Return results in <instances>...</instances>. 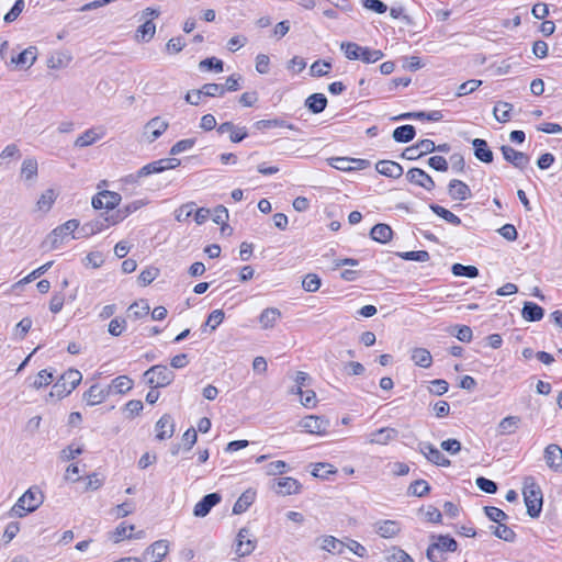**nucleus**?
I'll list each match as a JSON object with an SVG mask.
<instances>
[{"label": "nucleus", "instance_id": "obj_8", "mask_svg": "<svg viewBox=\"0 0 562 562\" xmlns=\"http://www.w3.org/2000/svg\"><path fill=\"white\" fill-rule=\"evenodd\" d=\"M170 543L161 539L151 543L143 553L144 562H160L168 554Z\"/></svg>", "mask_w": 562, "mask_h": 562}, {"label": "nucleus", "instance_id": "obj_47", "mask_svg": "<svg viewBox=\"0 0 562 562\" xmlns=\"http://www.w3.org/2000/svg\"><path fill=\"white\" fill-rule=\"evenodd\" d=\"M53 262L49 261L43 266H41L40 268L35 269L34 271H32L29 276H26L25 278L21 279L19 282L15 283V286H20V285H23V284H26L37 278H40L43 273H45L50 267H52Z\"/></svg>", "mask_w": 562, "mask_h": 562}, {"label": "nucleus", "instance_id": "obj_24", "mask_svg": "<svg viewBox=\"0 0 562 562\" xmlns=\"http://www.w3.org/2000/svg\"><path fill=\"white\" fill-rule=\"evenodd\" d=\"M521 423L519 416H507L497 424V432L501 436L512 435L517 431Z\"/></svg>", "mask_w": 562, "mask_h": 562}, {"label": "nucleus", "instance_id": "obj_7", "mask_svg": "<svg viewBox=\"0 0 562 562\" xmlns=\"http://www.w3.org/2000/svg\"><path fill=\"white\" fill-rule=\"evenodd\" d=\"M168 126L169 123L166 120L155 116L144 125L142 136L146 142L153 143L167 131Z\"/></svg>", "mask_w": 562, "mask_h": 562}, {"label": "nucleus", "instance_id": "obj_34", "mask_svg": "<svg viewBox=\"0 0 562 562\" xmlns=\"http://www.w3.org/2000/svg\"><path fill=\"white\" fill-rule=\"evenodd\" d=\"M37 176V161L33 158H27L23 161L21 168V177L25 181H33Z\"/></svg>", "mask_w": 562, "mask_h": 562}, {"label": "nucleus", "instance_id": "obj_36", "mask_svg": "<svg viewBox=\"0 0 562 562\" xmlns=\"http://www.w3.org/2000/svg\"><path fill=\"white\" fill-rule=\"evenodd\" d=\"M386 562H415L413 558L398 547H393L387 551Z\"/></svg>", "mask_w": 562, "mask_h": 562}, {"label": "nucleus", "instance_id": "obj_49", "mask_svg": "<svg viewBox=\"0 0 562 562\" xmlns=\"http://www.w3.org/2000/svg\"><path fill=\"white\" fill-rule=\"evenodd\" d=\"M430 207L437 215L445 218L447 222H449L453 225L460 224V218L457 215H454L452 212H450L449 210H447L442 206H439V205H431Z\"/></svg>", "mask_w": 562, "mask_h": 562}, {"label": "nucleus", "instance_id": "obj_19", "mask_svg": "<svg viewBox=\"0 0 562 562\" xmlns=\"http://www.w3.org/2000/svg\"><path fill=\"white\" fill-rule=\"evenodd\" d=\"M420 452L432 463L447 467L450 461L430 443H423L419 447Z\"/></svg>", "mask_w": 562, "mask_h": 562}, {"label": "nucleus", "instance_id": "obj_25", "mask_svg": "<svg viewBox=\"0 0 562 562\" xmlns=\"http://www.w3.org/2000/svg\"><path fill=\"white\" fill-rule=\"evenodd\" d=\"M301 490V484L293 477H282L278 481L276 492L281 495L297 494Z\"/></svg>", "mask_w": 562, "mask_h": 562}, {"label": "nucleus", "instance_id": "obj_54", "mask_svg": "<svg viewBox=\"0 0 562 562\" xmlns=\"http://www.w3.org/2000/svg\"><path fill=\"white\" fill-rule=\"evenodd\" d=\"M302 285L307 292H316L321 286V279L316 274L310 273L303 279Z\"/></svg>", "mask_w": 562, "mask_h": 562}, {"label": "nucleus", "instance_id": "obj_15", "mask_svg": "<svg viewBox=\"0 0 562 562\" xmlns=\"http://www.w3.org/2000/svg\"><path fill=\"white\" fill-rule=\"evenodd\" d=\"M375 532L385 539L394 538L401 532V525L395 520H380L374 525Z\"/></svg>", "mask_w": 562, "mask_h": 562}, {"label": "nucleus", "instance_id": "obj_55", "mask_svg": "<svg viewBox=\"0 0 562 562\" xmlns=\"http://www.w3.org/2000/svg\"><path fill=\"white\" fill-rule=\"evenodd\" d=\"M398 256L405 260H414L420 262H426L429 260V254L425 250L401 252Z\"/></svg>", "mask_w": 562, "mask_h": 562}, {"label": "nucleus", "instance_id": "obj_31", "mask_svg": "<svg viewBox=\"0 0 562 562\" xmlns=\"http://www.w3.org/2000/svg\"><path fill=\"white\" fill-rule=\"evenodd\" d=\"M255 496L256 493L250 490L243 493L233 507L234 514L244 513L254 503Z\"/></svg>", "mask_w": 562, "mask_h": 562}, {"label": "nucleus", "instance_id": "obj_53", "mask_svg": "<svg viewBox=\"0 0 562 562\" xmlns=\"http://www.w3.org/2000/svg\"><path fill=\"white\" fill-rule=\"evenodd\" d=\"M199 90H200L202 97H216V95H223L225 88L217 83H206Z\"/></svg>", "mask_w": 562, "mask_h": 562}, {"label": "nucleus", "instance_id": "obj_1", "mask_svg": "<svg viewBox=\"0 0 562 562\" xmlns=\"http://www.w3.org/2000/svg\"><path fill=\"white\" fill-rule=\"evenodd\" d=\"M79 227L77 220H69L63 225L53 229L43 241V247L48 250L58 249L61 245L68 243L70 239L77 238L72 234Z\"/></svg>", "mask_w": 562, "mask_h": 562}, {"label": "nucleus", "instance_id": "obj_3", "mask_svg": "<svg viewBox=\"0 0 562 562\" xmlns=\"http://www.w3.org/2000/svg\"><path fill=\"white\" fill-rule=\"evenodd\" d=\"M43 503V495L40 491L30 488L26 491L11 508V515L14 517H24L26 513L37 509Z\"/></svg>", "mask_w": 562, "mask_h": 562}, {"label": "nucleus", "instance_id": "obj_61", "mask_svg": "<svg viewBox=\"0 0 562 562\" xmlns=\"http://www.w3.org/2000/svg\"><path fill=\"white\" fill-rule=\"evenodd\" d=\"M144 406L142 401L138 400H132L126 403L124 411L127 413L128 418H133L134 416L138 415L143 411Z\"/></svg>", "mask_w": 562, "mask_h": 562}, {"label": "nucleus", "instance_id": "obj_2", "mask_svg": "<svg viewBox=\"0 0 562 562\" xmlns=\"http://www.w3.org/2000/svg\"><path fill=\"white\" fill-rule=\"evenodd\" d=\"M522 494L529 516L538 517L542 508V493L532 477L525 479Z\"/></svg>", "mask_w": 562, "mask_h": 562}, {"label": "nucleus", "instance_id": "obj_32", "mask_svg": "<svg viewBox=\"0 0 562 562\" xmlns=\"http://www.w3.org/2000/svg\"><path fill=\"white\" fill-rule=\"evenodd\" d=\"M522 317L528 322L540 321L543 317V308L537 304L527 302L522 308Z\"/></svg>", "mask_w": 562, "mask_h": 562}, {"label": "nucleus", "instance_id": "obj_58", "mask_svg": "<svg viewBox=\"0 0 562 562\" xmlns=\"http://www.w3.org/2000/svg\"><path fill=\"white\" fill-rule=\"evenodd\" d=\"M133 510H134V505L130 502H126V503L115 506L111 510V513L115 518H123V517L130 515L131 513H133Z\"/></svg>", "mask_w": 562, "mask_h": 562}, {"label": "nucleus", "instance_id": "obj_33", "mask_svg": "<svg viewBox=\"0 0 562 562\" xmlns=\"http://www.w3.org/2000/svg\"><path fill=\"white\" fill-rule=\"evenodd\" d=\"M392 229L386 224H378L371 229V237L372 239L380 241V243H386L392 238Z\"/></svg>", "mask_w": 562, "mask_h": 562}, {"label": "nucleus", "instance_id": "obj_28", "mask_svg": "<svg viewBox=\"0 0 562 562\" xmlns=\"http://www.w3.org/2000/svg\"><path fill=\"white\" fill-rule=\"evenodd\" d=\"M448 191L453 200L463 201L471 195L469 187L460 180H452L449 184Z\"/></svg>", "mask_w": 562, "mask_h": 562}, {"label": "nucleus", "instance_id": "obj_9", "mask_svg": "<svg viewBox=\"0 0 562 562\" xmlns=\"http://www.w3.org/2000/svg\"><path fill=\"white\" fill-rule=\"evenodd\" d=\"M327 161L333 168L341 171L361 170L369 166L367 160L347 157H333Z\"/></svg>", "mask_w": 562, "mask_h": 562}, {"label": "nucleus", "instance_id": "obj_44", "mask_svg": "<svg viewBox=\"0 0 562 562\" xmlns=\"http://www.w3.org/2000/svg\"><path fill=\"white\" fill-rule=\"evenodd\" d=\"M451 270L452 273L458 277L475 278L479 276V270L474 266H463L461 263H454Z\"/></svg>", "mask_w": 562, "mask_h": 562}, {"label": "nucleus", "instance_id": "obj_57", "mask_svg": "<svg viewBox=\"0 0 562 562\" xmlns=\"http://www.w3.org/2000/svg\"><path fill=\"white\" fill-rule=\"evenodd\" d=\"M481 85H482V81L475 80V79L463 82L462 85L459 86L457 95L462 97L468 93H471V92L475 91Z\"/></svg>", "mask_w": 562, "mask_h": 562}, {"label": "nucleus", "instance_id": "obj_59", "mask_svg": "<svg viewBox=\"0 0 562 562\" xmlns=\"http://www.w3.org/2000/svg\"><path fill=\"white\" fill-rule=\"evenodd\" d=\"M286 463L284 461H281V460H278V461H273V462H270L267 467H266V473L268 475H278V474H282L286 471Z\"/></svg>", "mask_w": 562, "mask_h": 562}, {"label": "nucleus", "instance_id": "obj_63", "mask_svg": "<svg viewBox=\"0 0 562 562\" xmlns=\"http://www.w3.org/2000/svg\"><path fill=\"white\" fill-rule=\"evenodd\" d=\"M70 393L71 391L66 386V383L59 380L53 385L49 397L57 396L58 398H63Z\"/></svg>", "mask_w": 562, "mask_h": 562}, {"label": "nucleus", "instance_id": "obj_45", "mask_svg": "<svg viewBox=\"0 0 562 562\" xmlns=\"http://www.w3.org/2000/svg\"><path fill=\"white\" fill-rule=\"evenodd\" d=\"M492 532L499 539L512 542L515 539V532L506 525L499 524L498 526H492Z\"/></svg>", "mask_w": 562, "mask_h": 562}, {"label": "nucleus", "instance_id": "obj_11", "mask_svg": "<svg viewBox=\"0 0 562 562\" xmlns=\"http://www.w3.org/2000/svg\"><path fill=\"white\" fill-rule=\"evenodd\" d=\"M121 202V195L113 191H102L92 199L94 209L112 210Z\"/></svg>", "mask_w": 562, "mask_h": 562}, {"label": "nucleus", "instance_id": "obj_17", "mask_svg": "<svg viewBox=\"0 0 562 562\" xmlns=\"http://www.w3.org/2000/svg\"><path fill=\"white\" fill-rule=\"evenodd\" d=\"M282 314L277 307H267L259 315V324L262 329H271L280 321Z\"/></svg>", "mask_w": 562, "mask_h": 562}, {"label": "nucleus", "instance_id": "obj_42", "mask_svg": "<svg viewBox=\"0 0 562 562\" xmlns=\"http://www.w3.org/2000/svg\"><path fill=\"white\" fill-rule=\"evenodd\" d=\"M155 24L151 20H146L143 25L138 27L136 37L143 42H148L155 35Z\"/></svg>", "mask_w": 562, "mask_h": 562}, {"label": "nucleus", "instance_id": "obj_60", "mask_svg": "<svg viewBox=\"0 0 562 562\" xmlns=\"http://www.w3.org/2000/svg\"><path fill=\"white\" fill-rule=\"evenodd\" d=\"M383 57V53L381 50H373L367 47H363L360 59L364 63H375Z\"/></svg>", "mask_w": 562, "mask_h": 562}, {"label": "nucleus", "instance_id": "obj_6", "mask_svg": "<svg viewBox=\"0 0 562 562\" xmlns=\"http://www.w3.org/2000/svg\"><path fill=\"white\" fill-rule=\"evenodd\" d=\"M297 425L308 434L325 436L329 422L324 417L310 415L303 417Z\"/></svg>", "mask_w": 562, "mask_h": 562}, {"label": "nucleus", "instance_id": "obj_13", "mask_svg": "<svg viewBox=\"0 0 562 562\" xmlns=\"http://www.w3.org/2000/svg\"><path fill=\"white\" fill-rule=\"evenodd\" d=\"M406 178L409 182L415 183L427 191H431L435 188V181L427 175L423 169L412 168L407 171Z\"/></svg>", "mask_w": 562, "mask_h": 562}, {"label": "nucleus", "instance_id": "obj_10", "mask_svg": "<svg viewBox=\"0 0 562 562\" xmlns=\"http://www.w3.org/2000/svg\"><path fill=\"white\" fill-rule=\"evenodd\" d=\"M256 547L249 529L241 528L237 535L235 552L239 557L249 555Z\"/></svg>", "mask_w": 562, "mask_h": 562}, {"label": "nucleus", "instance_id": "obj_29", "mask_svg": "<svg viewBox=\"0 0 562 562\" xmlns=\"http://www.w3.org/2000/svg\"><path fill=\"white\" fill-rule=\"evenodd\" d=\"M411 358L416 366L422 368H429L432 363V357L425 348H414Z\"/></svg>", "mask_w": 562, "mask_h": 562}, {"label": "nucleus", "instance_id": "obj_64", "mask_svg": "<svg viewBox=\"0 0 562 562\" xmlns=\"http://www.w3.org/2000/svg\"><path fill=\"white\" fill-rule=\"evenodd\" d=\"M24 9V0H16L13 8L4 15V21L13 22Z\"/></svg>", "mask_w": 562, "mask_h": 562}, {"label": "nucleus", "instance_id": "obj_35", "mask_svg": "<svg viewBox=\"0 0 562 562\" xmlns=\"http://www.w3.org/2000/svg\"><path fill=\"white\" fill-rule=\"evenodd\" d=\"M99 138H101V134H99L95 128H90L87 130L82 135L77 137V139L75 140V146L87 147L92 145Z\"/></svg>", "mask_w": 562, "mask_h": 562}, {"label": "nucleus", "instance_id": "obj_46", "mask_svg": "<svg viewBox=\"0 0 562 562\" xmlns=\"http://www.w3.org/2000/svg\"><path fill=\"white\" fill-rule=\"evenodd\" d=\"M512 110V105L507 102H499L494 108V116L498 122H507L509 121V112Z\"/></svg>", "mask_w": 562, "mask_h": 562}, {"label": "nucleus", "instance_id": "obj_52", "mask_svg": "<svg viewBox=\"0 0 562 562\" xmlns=\"http://www.w3.org/2000/svg\"><path fill=\"white\" fill-rule=\"evenodd\" d=\"M429 488L430 487L426 481L418 480L409 485L408 492H409V494H412L414 496L420 497V496H424L425 494H427L429 492Z\"/></svg>", "mask_w": 562, "mask_h": 562}, {"label": "nucleus", "instance_id": "obj_62", "mask_svg": "<svg viewBox=\"0 0 562 562\" xmlns=\"http://www.w3.org/2000/svg\"><path fill=\"white\" fill-rule=\"evenodd\" d=\"M52 381H53V374L47 372L46 370H42L36 375L33 386L36 389H40V387L50 384Z\"/></svg>", "mask_w": 562, "mask_h": 562}, {"label": "nucleus", "instance_id": "obj_27", "mask_svg": "<svg viewBox=\"0 0 562 562\" xmlns=\"http://www.w3.org/2000/svg\"><path fill=\"white\" fill-rule=\"evenodd\" d=\"M133 380L130 379L126 375H120L112 380L111 384L108 386L111 394H124L132 390L133 387Z\"/></svg>", "mask_w": 562, "mask_h": 562}, {"label": "nucleus", "instance_id": "obj_26", "mask_svg": "<svg viewBox=\"0 0 562 562\" xmlns=\"http://www.w3.org/2000/svg\"><path fill=\"white\" fill-rule=\"evenodd\" d=\"M217 131L221 134L228 133L231 140L234 143H238L247 136V131L245 127L235 126L231 122H225L221 124Z\"/></svg>", "mask_w": 562, "mask_h": 562}, {"label": "nucleus", "instance_id": "obj_14", "mask_svg": "<svg viewBox=\"0 0 562 562\" xmlns=\"http://www.w3.org/2000/svg\"><path fill=\"white\" fill-rule=\"evenodd\" d=\"M501 150L504 158L516 168L524 169L529 164V157L521 151H517L509 146H502Z\"/></svg>", "mask_w": 562, "mask_h": 562}, {"label": "nucleus", "instance_id": "obj_56", "mask_svg": "<svg viewBox=\"0 0 562 562\" xmlns=\"http://www.w3.org/2000/svg\"><path fill=\"white\" fill-rule=\"evenodd\" d=\"M331 68L330 63L328 61H321L317 60L311 66V75L312 76H325L328 74L329 69Z\"/></svg>", "mask_w": 562, "mask_h": 562}, {"label": "nucleus", "instance_id": "obj_50", "mask_svg": "<svg viewBox=\"0 0 562 562\" xmlns=\"http://www.w3.org/2000/svg\"><path fill=\"white\" fill-rule=\"evenodd\" d=\"M286 126L291 130H293L292 125H286L285 122L273 119V120H261L256 122L255 127L259 131H265L273 127H283Z\"/></svg>", "mask_w": 562, "mask_h": 562}, {"label": "nucleus", "instance_id": "obj_37", "mask_svg": "<svg viewBox=\"0 0 562 562\" xmlns=\"http://www.w3.org/2000/svg\"><path fill=\"white\" fill-rule=\"evenodd\" d=\"M326 104L327 99L322 93H315L306 100V105L313 113L322 112Z\"/></svg>", "mask_w": 562, "mask_h": 562}, {"label": "nucleus", "instance_id": "obj_41", "mask_svg": "<svg viewBox=\"0 0 562 562\" xmlns=\"http://www.w3.org/2000/svg\"><path fill=\"white\" fill-rule=\"evenodd\" d=\"M415 136V128L412 125H403L393 132V137L396 142H409Z\"/></svg>", "mask_w": 562, "mask_h": 562}, {"label": "nucleus", "instance_id": "obj_20", "mask_svg": "<svg viewBox=\"0 0 562 562\" xmlns=\"http://www.w3.org/2000/svg\"><path fill=\"white\" fill-rule=\"evenodd\" d=\"M108 396H110L109 389H102L98 384L90 386V389L83 394V398L90 406L101 404Z\"/></svg>", "mask_w": 562, "mask_h": 562}, {"label": "nucleus", "instance_id": "obj_18", "mask_svg": "<svg viewBox=\"0 0 562 562\" xmlns=\"http://www.w3.org/2000/svg\"><path fill=\"white\" fill-rule=\"evenodd\" d=\"M221 496L216 493L209 494L203 497L202 501H200L195 506L193 510V515L196 517H204L206 516L211 508L215 506L217 503H220Z\"/></svg>", "mask_w": 562, "mask_h": 562}, {"label": "nucleus", "instance_id": "obj_43", "mask_svg": "<svg viewBox=\"0 0 562 562\" xmlns=\"http://www.w3.org/2000/svg\"><path fill=\"white\" fill-rule=\"evenodd\" d=\"M340 48L344 50L346 57L348 59H360L363 47L359 46L356 43L344 42L340 45Z\"/></svg>", "mask_w": 562, "mask_h": 562}, {"label": "nucleus", "instance_id": "obj_16", "mask_svg": "<svg viewBox=\"0 0 562 562\" xmlns=\"http://www.w3.org/2000/svg\"><path fill=\"white\" fill-rule=\"evenodd\" d=\"M156 438L158 440H166L172 437L175 432V424L169 415H164L157 423H156Z\"/></svg>", "mask_w": 562, "mask_h": 562}, {"label": "nucleus", "instance_id": "obj_51", "mask_svg": "<svg viewBox=\"0 0 562 562\" xmlns=\"http://www.w3.org/2000/svg\"><path fill=\"white\" fill-rule=\"evenodd\" d=\"M128 311L135 319L142 318L149 313V305L144 301L136 302L130 306Z\"/></svg>", "mask_w": 562, "mask_h": 562}, {"label": "nucleus", "instance_id": "obj_5", "mask_svg": "<svg viewBox=\"0 0 562 562\" xmlns=\"http://www.w3.org/2000/svg\"><path fill=\"white\" fill-rule=\"evenodd\" d=\"M432 543L427 550V558L432 562H439L438 552H454L458 548L457 541L448 536H432Z\"/></svg>", "mask_w": 562, "mask_h": 562}, {"label": "nucleus", "instance_id": "obj_48", "mask_svg": "<svg viewBox=\"0 0 562 562\" xmlns=\"http://www.w3.org/2000/svg\"><path fill=\"white\" fill-rule=\"evenodd\" d=\"M321 548L331 553H341L342 543L334 537L323 539Z\"/></svg>", "mask_w": 562, "mask_h": 562}, {"label": "nucleus", "instance_id": "obj_4", "mask_svg": "<svg viewBox=\"0 0 562 562\" xmlns=\"http://www.w3.org/2000/svg\"><path fill=\"white\" fill-rule=\"evenodd\" d=\"M144 375L151 387H165L175 379L173 372L165 366H154Z\"/></svg>", "mask_w": 562, "mask_h": 562}, {"label": "nucleus", "instance_id": "obj_22", "mask_svg": "<svg viewBox=\"0 0 562 562\" xmlns=\"http://www.w3.org/2000/svg\"><path fill=\"white\" fill-rule=\"evenodd\" d=\"M398 432L394 428H381L370 435L369 442L372 445H387L396 439Z\"/></svg>", "mask_w": 562, "mask_h": 562}, {"label": "nucleus", "instance_id": "obj_23", "mask_svg": "<svg viewBox=\"0 0 562 562\" xmlns=\"http://www.w3.org/2000/svg\"><path fill=\"white\" fill-rule=\"evenodd\" d=\"M375 169L379 173L391 178H400L403 175L402 166L392 160H380Z\"/></svg>", "mask_w": 562, "mask_h": 562}, {"label": "nucleus", "instance_id": "obj_30", "mask_svg": "<svg viewBox=\"0 0 562 562\" xmlns=\"http://www.w3.org/2000/svg\"><path fill=\"white\" fill-rule=\"evenodd\" d=\"M473 146L477 159L484 162H491L493 160V153L491 151V149L487 146V143L484 139L475 138L473 140Z\"/></svg>", "mask_w": 562, "mask_h": 562}, {"label": "nucleus", "instance_id": "obj_40", "mask_svg": "<svg viewBox=\"0 0 562 562\" xmlns=\"http://www.w3.org/2000/svg\"><path fill=\"white\" fill-rule=\"evenodd\" d=\"M82 375L78 370L70 369L61 375L60 381L72 392L81 382Z\"/></svg>", "mask_w": 562, "mask_h": 562}, {"label": "nucleus", "instance_id": "obj_38", "mask_svg": "<svg viewBox=\"0 0 562 562\" xmlns=\"http://www.w3.org/2000/svg\"><path fill=\"white\" fill-rule=\"evenodd\" d=\"M36 60V48L31 46L24 49L16 58H12L13 63L22 66H32Z\"/></svg>", "mask_w": 562, "mask_h": 562}, {"label": "nucleus", "instance_id": "obj_39", "mask_svg": "<svg viewBox=\"0 0 562 562\" xmlns=\"http://www.w3.org/2000/svg\"><path fill=\"white\" fill-rule=\"evenodd\" d=\"M32 324L33 323L30 317H24L21 319L13 329V339L18 341L23 340L26 334L30 331Z\"/></svg>", "mask_w": 562, "mask_h": 562}, {"label": "nucleus", "instance_id": "obj_12", "mask_svg": "<svg viewBox=\"0 0 562 562\" xmlns=\"http://www.w3.org/2000/svg\"><path fill=\"white\" fill-rule=\"evenodd\" d=\"M543 458L551 470L555 472L562 470V449L558 445L551 443L547 446Z\"/></svg>", "mask_w": 562, "mask_h": 562}, {"label": "nucleus", "instance_id": "obj_21", "mask_svg": "<svg viewBox=\"0 0 562 562\" xmlns=\"http://www.w3.org/2000/svg\"><path fill=\"white\" fill-rule=\"evenodd\" d=\"M57 196L58 192L55 189H46L38 198L35 205V211L41 213H47L54 205Z\"/></svg>", "mask_w": 562, "mask_h": 562}]
</instances>
